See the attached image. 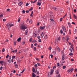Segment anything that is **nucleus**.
Segmentation results:
<instances>
[{"label": "nucleus", "instance_id": "1", "mask_svg": "<svg viewBox=\"0 0 77 77\" xmlns=\"http://www.w3.org/2000/svg\"><path fill=\"white\" fill-rule=\"evenodd\" d=\"M27 29V27L25 26V25L23 23L20 26V29L21 30H23L24 31H25V30Z\"/></svg>", "mask_w": 77, "mask_h": 77}, {"label": "nucleus", "instance_id": "2", "mask_svg": "<svg viewBox=\"0 0 77 77\" xmlns=\"http://www.w3.org/2000/svg\"><path fill=\"white\" fill-rule=\"evenodd\" d=\"M14 26V24H12L9 23H8L7 24V26L8 28V29H9L11 27V26Z\"/></svg>", "mask_w": 77, "mask_h": 77}, {"label": "nucleus", "instance_id": "3", "mask_svg": "<svg viewBox=\"0 0 77 77\" xmlns=\"http://www.w3.org/2000/svg\"><path fill=\"white\" fill-rule=\"evenodd\" d=\"M62 28L64 32H66V28H65V26H62Z\"/></svg>", "mask_w": 77, "mask_h": 77}, {"label": "nucleus", "instance_id": "4", "mask_svg": "<svg viewBox=\"0 0 77 77\" xmlns=\"http://www.w3.org/2000/svg\"><path fill=\"white\" fill-rule=\"evenodd\" d=\"M45 26H44L43 27H42V26L40 27V29L41 30H44V29H45Z\"/></svg>", "mask_w": 77, "mask_h": 77}, {"label": "nucleus", "instance_id": "5", "mask_svg": "<svg viewBox=\"0 0 77 77\" xmlns=\"http://www.w3.org/2000/svg\"><path fill=\"white\" fill-rule=\"evenodd\" d=\"M52 9H53L54 10H55V11H57V8H56L55 7H52Z\"/></svg>", "mask_w": 77, "mask_h": 77}, {"label": "nucleus", "instance_id": "6", "mask_svg": "<svg viewBox=\"0 0 77 77\" xmlns=\"http://www.w3.org/2000/svg\"><path fill=\"white\" fill-rule=\"evenodd\" d=\"M5 63V62L3 61H0V64L1 63L2 65H3V63Z\"/></svg>", "mask_w": 77, "mask_h": 77}, {"label": "nucleus", "instance_id": "7", "mask_svg": "<svg viewBox=\"0 0 77 77\" xmlns=\"http://www.w3.org/2000/svg\"><path fill=\"white\" fill-rule=\"evenodd\" d=\"M23 2H20L19 3L18 5H19V6H21V5H23Z\"/></svg>", "mask_w": 77, "mask_h": 77}, {"label": "nucleus", "instance_id": "8", "mask_svg": "<svg viewBox=\"0 0 77 77\" xmlns=\"http://www.w3.org/2000/svg\"><path fill=\"white\" fill-rule=\"evenodd\" d=\"M39 1H38V3H37V5H38V6H41V3L40 2H39Z\"/></svg>", "mask_w": 77, "mask_h": 77}, {"label": "nucleus", "instance_id": "9", "mask_svg": "<svg viewBox=\"0 0 77 77\" xmlns=\"http://www.w3.org/2000/svg\"><path fill=\"white\" fill-rule=\"evenodd\" d=\"M69 70L71 72H72L74 70V68L70 69Z\"/></svg>", "mask_w": 77, "mask_h": 77}, {"label": "nucleus", "instance_id": "10", "mask_svg": "<svg viewBox=\"0 0 77 77\" xmlns=\"http://www.w3.org/2000/svg\"><path fill=\"white\" fill-rule=\"evenodd\" d=\"M32 76L33 77H36V74H34V72L32 73Z\"/></svg>", "mask_w": 77, "mask_h": 77}, {"label": "nucleus", "instance_id": "11", "mask_svg": "<svg viewBox=\"0 0 77 77\" xmlns=\"http://www.w3.org/2000/svg\"><path fill=\"white\" fill-rule=\"evenodd\" d=\"M53 71H54V70L53 69H51V74H52L53 73Z\"/></svg>", "mask_w": 77, "mask_h": 77}, {"label": "nucleus", "instance_id": "12", "mask_svg": "<svg viewBox=\"0 0 77 77\" xmlns=\"http://www.w3.org/2000/svg\"><path fill=\"white\" fill-rule=\"evenodd\" d=\"M21 40V38L20 37L17 39V41L20 42V41Z\"/></svg>", "mask_w": 77, "mask_h": 77}, {"label": "nucleus", "instance_id": "13", "mask_svg": "<svg viewBox=\"0 0 77 77\" xmlns=\"http://www.w3.org/2000/svg\"><path fill=\"white\" fill-rule=\"evenodd\" d=\"M33 38H35V37H36V35L35 34V33H34L33 34Z\"/></svg>", "mask_w": 77, "mask_h": 77}, {"label": "nucleus", "instance_id": "14", "mask_svg": "<svg viewBox=\"0 0 77 77\" xmlns=\"http://www.w3.org/2000/svg\"><path fill=\"white\" fill-rule=\"evenodd\" d=\"M57 48L58 50V52H60V48H59V47H57Z\"/></svg>", "mask_w": 77, "mask_h": 77}, {"label": "nucleus", "instance_id": "15", "mask_svg": "<svg viewBox=\"0 0 77 77\" xmlns=\"http://www.w3.org/2000/svg\"><path fill=\"white\" fill-rule=\"evenodd\" d=\"M44 32H42V33L41 34V37L42 38H43L44 37Z\"/></svg>", "mask_w": 77, "mask_h": 77}, {"label": "nucleus", "instance_id": "16", "mask_svg": "<svg viewBox=\"0 0 77 77\" xmlns=\"http://www.w3.org/2000/svg\"><path fill=\"white\" fill-rule=\"evenodd\" d=\"M73 17H74V18H75V19H76V20H77V16H76L75 15H73Z\"/></svg>", "mask_w": 77, "mask_h": 77}, {"label": "nucleus", "instance_id": "17", "mask_svg": "<svg viewBox=\"0 0 77 77\" xmlns=\"http://www.w3.org/2000/svg\"><path fill=\"white\" fill-rule=\"evenodd\" d=\"M44 38L45 39H47V35H46L45 36Z\"/></svg>", "mask_w": 77, "mask_h": 77}, {"label": "nucleus", "instance_id": "18", "mask_svg": "<svg viewBox=\"0 0 77 77\" xmlns=\"http://www.w3.org/2000/svg\"><path fill=\"white\" fill-rule=\"evenodd\" d=\"M69 55L70 56H72V55H73V53L71 52L69 54Z\"/></svg>", "mask_w": 77, "mask_h": 77}, {"label": "nucleus", "instance_id": "19", "mask_svg": "<svg viewBox=\"0 0 77 77\" xmlns=\"http://www.w3.org/2000/svg\"><path fill=\"white\" fill-rule=\"evenodd\" d=\"M32 38H30V39H29V41L31 42H32Z\"/></svg>", "mask_w": 77, "mask_h": 77}, {"label": "nucleus", "instance_id": "20", "mask_svg": "<svg viewBox=\"0 0 77 77\" xmlns=\"http://www.w3.org/2000/svg\"><path fill=\"white\" fill-rule=\"evenodd\" d=\"M48 77H51V74H49L48 75Z\"/></svg>", "mask_w": 77, "mask_h": 77}, {"label": "nucleus", "instance_id": "21", "mask_svg": "<svg viewBox=\"0 0 77 77\" xmlns=\"http://www.w3.org/2000/svg\"><path fill=\"white\" fill-rule=\"evenodd\" d=\"M59 73V71H58V70H57L56 71V74H58Z\"/></svg>", "mask_w": 77, "mask_h": 77}, {"label": "nucleus", "instance_id": "22", "mask_svg": "<svg viewBox=\"0 0 77 77\" xmlns=\"http://www.w3.org/2000/svg\"><path fill=\"white\" fill-rule=\"evenodd\" d=\"M15 68H18V64H15Z\"/></svg>", "mask_w": 77, "mask_h": 77}, {"label": "nucleus", "instance_id": "23", "mask_svg": "<svg viewBox=\"0 0 77 77\" xmlns=\"http://www.w3.org/2000/svg\"><path fill=\"white\" fill-rule=\"evenodd\" d=\"M3 17V14H1L0 15V18H2V17Z\"/></svg>", "mask_w": 77, "mask_h": 77}, {"label": "nucleus", "instance_id": "24", "mask_svg": "<svg viewBox=\"0 0 77 77\" xmlns=\"http://www.w3.org/2000/svg\"><path fill=\"white\" fill-rule=\"evenodd\" d=\"M8 62H9V63H11V59H9L8 60Z\"/></svg>", "mask_w": 77, "mask_h": 77}, {"label": "nucleus", "instance_id": "25", "mask_svg": "<svg viewBox=\"0 0 77 77\" xmlns=\"http://www.w3.org/2000/svg\"><path fill=\"white\" fill-rule=\"evenodd\" d=\"M20 20H21V18L19 17L18 19V22H20Z\"/></svg>", "mask_w": 77, "mask_h": 77}, {"label": "nucleus", "instance_id": "26", "mask_svg": "<svg viewBox=\"0 0 77 77\" xmlns=\"http://www.w3.org/2000/svg\"><path fill=\"white\" fill-rule=\"evenodd\" d=\"M38 41L40 43V42H41V39H38Z\"/></svg>", "mask_w": 77, "mask_h": 77}, {"label": "nucleus", "instance_id": "27", "mask_svg": "<svg viewBox=\"0 0 77 77\" xmlns=\"http://www.w3.org/2000/svg\"><path fill=\"white\" fill-rule=\"evenodd\" d=\"M36 60H38V61H39V60H39V58H36Z\"/></svg>", "mask_w": 77, "mask_h": 77}, {"label": "nucleus", "instance_id": "28", "mask_svg": "<svg viewBox=\"0 0 77 77\" xmlns=\"http://www.w3.org/2000/svg\"><path fill=\"white\" fill-rule=\"evenodd\" d=\"M66 66H63V69H65L66 68Z\"/></svg>", "mask_w": 77, "mask_h": 77}, {"label": "nucleus", "instance_id": "29", "mask_svg": "<svg viewBox=\"0 0 77 77\" xmlns=\"http://www.w3.org/2000/svg\"><path fill=\"white\" fill-rule=\"evenodd\" d=\"M57 66L58 67L59 66H60V64H59V63H57Z\"/></svg>", "mask_w": 77, "mask_h": 77}, {"label": "nucleus", "instance_id": "30", "mask_svg": "<svg viewBox=\"0 0 77 77\" xmlns=\"http://www.w3.org/2000/svg\"><path fill=\"white\" fill-rule=\"evenodd\" d=\"M15 57V56H13L12 57V59H14Z\"/></svg>", "mask_w": 77, "mask_h": 77}, {"label": "nucleus", "instance_id": "31", "mask_svg": "<svg viewBox=\"0 0 77 77\" xmlns=\"http://www.w3.org/2000/svg\"><path fill=\"white\" fill-rule=\"evenodd\" d=\"M63 19V18H62V17L61 19H60V21L61 22L62 21V19Z\"/></svg>", "mask_w": 77, "mask_h": 77}, {"label": "nucleus", "instance_id": "32", "mask_svg": "<svg viewBox=\"0 0 77 77\" xmlns=\"http://www.w3.org/2000/svg\"><path fill=\"white\" fill-rule=\"evenodd\" d=\"M5 48H3L2 50V52H5Z\"/></svg>", "mask_w": 77, "mask_h": 77}, {"label": "nucleus", "instance_id": "33", "mask_svg": "<svg viewBox=\"0 0 77 77\" xmlns=\"http://www.w3.org/2000/svg\"><path fill=\"white\" fill-rule=\"evenodd\" d=\"M36 47H35L34 48V51H36Z\"/></svg>", "mask_w": 77, "mask_h": 77}, {"label": "nucleus", "instance_id": "34", "mask_svg": "<svg viewBox=\"0 0 77 77\" xmlns=\"http://www.w3.org/2000/svg\"><path fill=\"white\" fill-rule=\"evenodd\" d=\"M29 22L30 23H32V20H30L29 21Z\"/></svg>", "mask_w": 77, "mask_h": 77}, {"label": "nucleus", "instance_id": "35", "mask_svg": "<svg viewBox=\"0 0 77 77\" xmlns=\"http://www.w3.org/2000/svg\"><path fill=\"white\" fill-rule=\"evenodd\" d=\"M69 50L70 51H71V52H72V49H71V48H70L69 49Z\"/></svg>", "mask_w": 77, "mask_h": 77}, {"label": "nucleus", "instance_id": "36", "mask_svg": "<svg viewBox=\"0 0 77 77\" xmlns=\"http://www.w3.org/2000/svg\"><path fill=\"white\" fill-rule=\"evenodd\" d=\"M58 41H60V37H59L58 38Z\"/></svg>", "mask_w": 77, "mask_h": 77}, {"label": "nucleus", "instance_id": "37", "mask_svg": "<svg viewBox=\"0 0 77 77\" xmlns=\"http://www.w3.org/2000/svg\"><path fill=\"white\" fill-rule=\"evenodd\" d=\"M22 12L23 14H25V11L24 10H23Z\"/></svg>", "mask_w": 77, "mask_h": 77}, {"label": "nucleus", "instance_id": "38", "mask_svg": "<svg viewBox=\"0 0 77 77\" xmlns=\"http://www.w3.org/2000/svg\"><path fill=\"white\" fill-rule=\"evenodd\" d=\"M35 68H33L32 69V71H33V72H35Z\"/></svg>", "mask_w": 77, "mask_h": 77}, {"label": "nucleus", "instance_id": "39", "mask_svg": "<svg viewBox=\"0 0 77 77\" xmlns=\"http://www.w3.org/2000/svg\"><path fill=\"white\" fill-rule=\"evenodd\" d=\"M60 32L61 33H63V31L62 30H60Z\"/></svg>", "mask_w": 77, "mask_h": 77}, {"label": "nucleus", "instance_id": "40", "mask_svg": "<svg viewBox=\"0 0 77 77\" xmlns=\"http://www.w3.org/2000/svg\"><path fill=\"white\" fill-rule=\"evenodd\" d=\"M69 32L70 35H71V30L69 29Z\"/></svg>", "mask_w": 77, "mask_h": 77}, {"label": "nucleus", "instance_id": "41", "mask_svg": "<svg viewBox=\"0 0 77 77\" xmlns=\"http://www.w3.org/2000/svg\"><path fill=\"white\" fill-rule=\"evenodd\" d=\"M36 1H37V0H35L33 2V3H36Z\"/></svg>", "mask_w": 77, "mask_h": 77}, {"label": "nucleus", "instance_id": "42", "mask_svg": "<svg viewBox=\"0 0 77 77\" xmlns=\"http://www.w3.org/2000/svg\"><path fill=\"white\" fill-rule=\"evenodd\" d=\"M50 20L51 21H54V20H53V19H51Z\"/></svg>", "mask_w": 77, "mask_h": 77}, {"label": "nucleus", "instance_id": "43", "mask_svg": "<svg viewBox=\"0 0 77 77\" xmlns=\"http://www.w3.org/2000/svg\"><path fill=\"white\" fill-rule=\"evenodd\" d=\"M37 38L38 39H40L41 38V36H38L37 37Z\"/></svg>", "mask_w": 77, "mask_h": 77}, {"label": "nucleus", "instance_id": "44", "mask_svg": "<svg viewBox=\"0 0 77 77\" xmlns=\"http://www.w3.org/2000/svg\"><path fill=\"white\" fill-rule=\"evenodd\" d=\"M33 47V44H31V48H32Z\"/></svg>", "mask_w": 77, "mask_h": 77}, {"label": "nucleus", "instance_id": "45", "mask_svg": "<svg viewBox=\"0 0 77 77\" xmlns=\"http://www.w3.org/2000/svg\"><path fill=\"white\" fill-rule=\"evenodd\" d=\"M53 53H54V55H55L56 54V52H54Z\"/></svg>", "mask_w": 77, "mask_h": 77}, {"label": "nucleus", "instance_id": "46", "mask_svg": "<svg viewBox=\"0 0 77 77\" xmlns=\"http://www.w3.org/2000/svg\"><path fill=\"white\" fill-rule=\"evenodd\" d=\"M2 69H3V67L1 66L0 68V70H2Z\"/></svg>", "mask_w": 77, "mask_h": 77}, {"label": "nucleus", "instance_id": "47", "mask_svg": "<svg viewBox=\"0 0 77 77\" xmlns=\"http://www.w3.org/2000/svg\"><path fill=\"white\" fill-rule=\"evenodd\" d=\"M50 56H51V58L52 59L53 58V55H52V54H51Z\"/></svg>", "mask_w": 77, "mask_h": 77}, {"label": "nucleus", "instance_id": "48", "mask_svg": "<svg viewBox=\"0 0 77 77\" xmlns=\"http://www.w3.org/2000/svg\"><path fill=\"white\" fill-rule=\"evenodd\" d=\"M62 39L63 41H64V40H65V38L63 37Z\"/></svg>", "mask_w": 77, "mask_h": 77}, {"label": "nucleus", "instance_id": "49", "mask_svg": "<svg viewBox=\"0 0 77 77\" xmlns=\"http://www.w3.org/2000/svg\"><path fill=\"white\" fill-rule=\"evenodd\" d=\"M66 16H67V14H66L65 16H64L63 17V18H65V17H66Z\"/></svg>", "mask_w": 77, "mask_h": 77}, {"label": "nucleus", "instance_id": "50", "mask_svg": "<svg viewBox=\"0 0 77 77\" xmlns=\"http://www.w3.org/2000/svg\"><path fill=\"white\" fill-rule=\"evenodd\" d=\"M9 59H11L12 57H11V56H9Z\"/></svg>", "mask_w": 77, "mask_h": 77}, {"label": "nucleus", "instance_id": "51", "mask_svg": "<svg viewBox=\"0 0 77 77\" xmlns=\"http://www.w3.org/2000/svg\"><path fill=\"white\" fill-rule=\"evenodd\" d=\"M28 5H29V3H26V6H28Z\"/></svg>", "mask_w": 77, "mask_h": 77}, {"label": "nucleus", "instance_id": "52", "mask_svg": "<svg viewBox=\"0 0 77 77\" xmlns=\"http://www.w3.org/2000/svg\"><path fill=\"white\" fill-rule=\"evenodd\" d=\"M49 50H51V47H49Z\"/></svg>", "mask_w": 77, "mask_h": 77}, {"label": "nucleus", "instance_id": "53", "mask_svg": "<svg viewBox=\"0 0 77 77\" xmlns=\"http://www.w3.org/2000/svg\"><path fill=\"white\" fill-rule=\"evenodd\" d=\"M24 71H25V70H24V69L22 71V72H21V73H23V72H24Z\"/></svg>", "mask_w": 77, "mask_h": 77}, {"label": "nucleus", "instance_id": "54", "mask_svg": "<svg viewBox=\"0 0 77 77\" xmlns=\"http://www.w3.org/2000/svg\"><path fill=\"white\" fill-rule=\"evenodd\" d=\"M23 45H24L25 44V42L24 41L23 42Z\"/></svg>", "mask_w": 77, "mask_h": 77}, {"label": "nucleus", "instance_id": "55", "mask_svg": "<svg viewBox=\"0 0 77 77\" xmlns=\"http://www.w3.org/2000/svg\"><path fill=\"white\" fill-rule=\"evenodd\" d=\"M72 24H74V25H75V23L74 22H72Z\"/></svg>", "mask_w": 77, "mask_h": 77}, {"label": "nucleus", "instance_id": "56", "mask_svg": "<svg viewBox=\"0 0 77 77\" xmlns=\"http://www.w3.org/2000/svg\"><path fill=\"white\" fill-rule=\"evenodd\" d=\"M6 19H3V21L5 22V21H6Z\"/></svg>", "mask_w": 77, "mask_h": 77}, {"label": "nucleus", "instance_id": "57", "mask_svg": "<svg viewBox=\"0 0 77 77\" xmlns=\"http://www.w3.org/2000/svg\"><path fill=\"white\" fill-rule=\"evenodd\" d=\"M37 64H38V66H41V64H40V63H38Z\"/></svg>", "mask_w": 77, "mask_h": 77}, {"label": "nucleus", "instance_id": "58", "mask_svg": "<svg viewBox=\"0 0 77 77\" xmlns=\"http://www.w3.org/2000/svg\"><path fill=\"white\" fill-rule=\"evenodd\" d=\"M35 67H37L38 66V65L37 64H35L34 66Z\"/></svg>", "mask_w": 77, "mask_h": 77}, {"label": "nucleus", "instance_id": "59", "mask_svg": "<svg viewBox=\"0 0 77 77\" xmlns=\"http://www.w3.org/2000/svg\"><path fill=\"white\" fill-rule=\"evenodd\" d=\"M62 60H64V56H62Z\"/></svg>", "mask_w": 77, "mask_h": 77}, {"label": "nucleus", "instance_id": "60", "mask_svg": "<svg viewBox=\"0 0 77 77\" xmlns=\"http://www.w3.org/2000/svg\"><path fill=\"white\" fill-rule=\"evenodd\" d=\"M69 38H68L67 39H66V41H67V42H68V40H69Z\"/></svg>", "mask_w": 77, "mask_h": 77}, {"label": "nucleus", "instance_id": "61", "mask_svg": "<svg viewBox=\"0 0 77 77\" xmlns=\"http://www.w3.org/2000/svg\"><path fill=\"white\" fill-rule=\"evenodd\" d=\"M8 57H9V55H7L6 57V58H8Z\"/></svg>", "mask_w": 77, "mask_h": 77}, {"label": "nucleus", "instance_id": "62", "mask_svg": "<svg viewBox=\"0 0 77 77\" xmlns=\"http://www.w3.org/2000/svg\"><path fill=\"white\" fill-rule=\"evenodd\" d=\"M25 32L27 33H28V30H26Z\"/></svg>", "mask_w": 77, "mask_h": 77}, {"label": "nucleus", "instance_id": "63", "mask_svg": "<svg viewBox=\"0 0 77 77\" xmlns=\"http://www.w3.org/2000/svg\"><path fill=\"white\" fill-rule=\"evenodd\" d=\"M56 68V66H54L53 67V69H55Z\"/></svg>", "mask_w": 77, "mask_h": 77}, {"label": "nucleus", "instance_id": "64", "mask_svg": "<svg viewBox=\"0 0 77 77\" xmlns=\"http://www.w3.org/2000/svg\"><path fill=\"white\" fill-rule=\"evenodd\" d=\"M77 69H75V72H77Z\"/></svg>", "mask_w": 77, "mask_h": 77}]
</instances>
